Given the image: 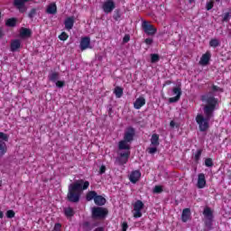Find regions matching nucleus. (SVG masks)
Segmentation results:
<instances>
[{
	"label": "nucleus",
	"instance_id": "obj_1",
	"mask_svg": "<svg viewBox=\"0 0 231 231\" xmlns=\"http://www.w3.org/2000/svg\"><path fill=\"white\" fill-rule=\"evenodd\" d=\"M201 101L206 102V106H204L205 116L201 114L197 115L196 122L199 131L205 133L206 131H208V128L210 127L208 123L210 122V118L214 116V111H216L218 100L217 98H215L214 96L204 95L201 96Z\"/></svg>",
	"mask_w": 231,
	"mask_h": 231
},
{
	"label": "nucleus",
	"instance_id": "obj_2",
	"mask_svg": "<svg viewBox=\"0 0 231 231\" xmlns=\"http://www.w3.org/2000/svg\"><path fill=\"white\" fill-rule=\"evenodd\" d=\"M89 189V181L84 180H78L69 186V192L67 199L70 203H79L83 190Z\"/></svg>",
	"mask_w": 231,
	"mask_h": 231
},
{
	"label": "nucleus",
	"instance_id": "obj_3",
	"mask_svg": "<svg viewBox=\"0 0 231 231\" xmlns=\"http://www.w3.org/2000/svg\"><path fill=\"white\" fill-rule=\"evenodd\" d=\"M136 130L133 126L126 127L125 131L124 139L118 143L119 151H131V142L134 140Z\"/></svg>",
	"mask_w": 231,
	"mask_h": 231
},
{
	"label": "nucleus",
	"instance_id": "obj_4",
	"mask_svg": "<svg viewBox=\"0 0 231 231\" xmlns=\"http://www.w3.org/2000/svg\"><path fill=\"white\" fill-rule=\"evenodd\" d=\"M109 214V210L103 207H94L92 208V219H105Z\"/></svg>",
	"mask_w": 231,
	"mask_h": 231
},
{
	"label": "nucleus",
	"instance_id": "obj_5",
	"mask_svg": "<svg viewBox=\"0 0 231 231\" xmlns=\"http://www.w3.org/2000/svg\"><path fill=\"white\" fill-rule=\"evenodd\" d=\"M8 139V134L0 132V158H3L8 152V146L6 145Z\"/></svg>",
	"mask_w": 231,
	"mask_h": 231
},
{
	"label": "nucleus",
	"instance_id": "obj_6",
	"mask_svg": "<svg viewBox=\"0 0 231 231\" xmlns=\"http://www.w3.org/2000/svg\"><path fill=\"white\" fill-rule=\"evenodd\" d=\"M142 28L146 35H155L156 32H158V29H156V27L151 24L148 21L143 22Z\"/></svg>",
	"mask_w": 231,
	"mask_h": 231
},
{
	"label": "nucleus",
	"instance_id": "obj_7",
	"mask_svg": "<svg viewBox=\"0 0 231 231\" xmlns=\"http://www.w3.org/2000/svg\"><path fill=\"white\" fill-rule=\"evenodd\" d=\"M129 156H131V150H125V152H121L119 156L116 159L118 165H125L129 162Z\"/></svg>",
	"mask_w": 231,
	"mask_h": 231
},
{
	"label": "nucleus",
	"instance_id": "obj_8",
	"mask_svg": "<svg viewBox=\"0 0 231 231\" xmlns=\"http://www.w3.org/2000/svg\"><path fill=\"white\" fill-rule=\"evenodd\" d=\"M172 95H175L173 97L169 98L170 104H176V102H180V99L181 98V88L180 87H175L172 88Z\"/></svg>",
	"mask_w": 231,
	"mask_h": 231
},
{
	"label": "nucleus",
	"instance_id": "obj_9",
	"mask_svg": "<svg viewBox=\"0 0 231 231\" xmlns=\"http://www.w3.org/2000/svg\"><path fill=\"white\" fill-rule=\"evenodd\" d=\"M116 8V4L114 0H106L102 5V10L105 14H111Z\"/></svg>",
	"mask_w": 231,
	"mask_h": 231
},
{
	"label": "nucleus",
	"instance_id": "obj_10",
	"mask_svg": "<svg viewBox=\"0 0 231 231\" xmlns=\"http://www.w3.org/2000/svg\"><path fill=\"white\" fill-rule=\"evenodd\" d=\"M30 0H14V6L19 10L21 14H24L26 12V3H28Z\"/></svg>",
	"mask_w": 231,
	"mask_h": 231
},
{
	"label": "nucleus",
	"instance_id": "obj_11",
	"mask_svg": "<svg viewBox=\"0 0 231 231\" xmlns=\"http://www.w3.org/2000/svg\"><path fill=\"white\" fill-rule=\"evenodd\" d=\"M79 48L81 51H84L88 50V48H91V38L85 36L81 38Z\"/></svg>",
	"mask_w": 231,
	"mask_h": 231
},
{
	"label": "nucleus",
	"instance_id": "obj_12",
	"mask_svg": "<svg viewBox=\"0 0 231 231\" xmlns=\"http://www.w3.org/2000/svg\"><path fill=\"white\" fill-rule=\"evenodd\" d=\"M142 178V172L139 170L133 171L129 176V180L131 183H138Z\"/></svg>",
	"mask_w": 231,
	"mask_h": 231
},
{
	"label": "nucleus",
	"instance_id": "obj_13",
	"mask_svg": "<svg viewBox=\"0 0 231 231\" xmlns=\"http://www.w3.org/2000/svg\"><path fill=\"white\" fill-rule=\"evenodd\" d=\"M207 185V179H205V173H199L198 176L197 187L198 189H205Z\"/></svg>",
	"mask_w": 231,
	"mask_h": 231
},
{
	"label": "nucleus",
	"instance_id": "obj_14",
	"mask_svg": "<svg viewBox=\"0 0 231 231\" xmlns=\"http://www.w3.org/2000/svg\"><path fill=\"white\" fill-rule=\"evenodd\" d=\"M210 57H212V54H210V51H207L201 56L199 64H201V66H208V64L210 62Z\"/></svg>",
	"mask_w": 231,
	"mask_h": 231
},
{
	"label": "nucleus",
	"instance_id": "obj_15",
	"mask_svg": "<svg viewBox=\"0 0 231 231\" xmlns=\"http://www.w3.org/2000/svg\"><path fill=\"white\" fill-rule=\"evenodd\" d=\"M74 24H75V18H73V16L68 17L64 22L65 28L68 30V32L73 29Z\"/></svg>",
	"mask_w": 231,
	"mask_h": 231
},
{
	"label": "nucleus",
	"instance_id": "obj_16",
	"mask_svg": "<svg viewBox=\"0 0 231 231\" xmlns=\"http://www.w3.org/2000/svg\"><path fill=\"white\" fill-rule=\"evenodd\" d=\"M145 106V97H140L134 103V109H142Z\"/></svg>",
	"mask_w": 231,
	"mask_h": 231
},
{
	"label": "nucleus",
	"instance_id": "obj_17",
	"mask_svg": "<svg viewBox=\"0 0 231 231\" xmlns=\"http://www.w3.org/2000/svg\"><path fill=\"white\" fill-rule=\"evenodd\" d=\"M190 219V208H187L182 210L181 221L187 223Z\"/></svg>",
	"mask_w": 231,
	"mask_h": 231
},
{
	"label": "nucleus",
	"instance_id": "obj_18",
	"mask_svg": "<svg viewBox=\"0 0 231 231\" xmlns=\"http://www.w3.org/2000/svg\"><path fill=\"white\" fill-rule=\"evenodd\" d=\"M106 198H104L102 195H96L94 203L97 205V207H104V205H106Z\"/></svg>",
	"mask_w": 231,
	"mask_h": 231
},
{
	"label": "nucleus",
	"instance_id": "obj_19",
	"mask_svg": "<svg viewBox=\"0 0 231 231\" xmlns=\"http://www.w3.org/2000/svg\"><path fill=\"white\" fill-rule=\"evenodd\" d=\"M20 36L22 39H28L32 37V30L23 27L20 31Z\"/></svg>",
	"mask_w": 231,
	"mask_h": 231
},
{
	"label": "nucleus",
	"instance_id": "obj_20",
	"mask_svg": "<svg viewBox=\"0 0 231 231\" xmlns=\"http://www.w3.org/2000/svg\"><path fill=\"white\" fill-rule=\"evenodd\" d=\"M46 14H50L51 15H55L57 14V4L51 3L47 6Z\"/></svg>",
	"mask_w": 231,
	"mask_h": 231
},
{
	"label": "nucleus",
	"instance_id": "obj_21",
	"mask_svg": "<svg viewBox=\"0 0 231 231\" xmlns=\"http://www.w3.org/2000/svg\"><path fill=\"white\" fill-rule=\"evenodd\" d=\"M203 216L208 219V221H212L214 219V214L212 213V209L208 207L204 208Z\"/></svg>",
	"mask_w": 231,
	"mask_h": 231
},
{
	"label": "nucleus",
	"instance_id": "obj_22",
	"mask_svg": "<svg viewBox=\"0 0 231 231\" xmlns=\"http://www.w3.org/2000/svg\"><path fill=\"white\" fill-rule=\"evenodd\" d=\"M19 48H21V41L14 40L11 42V51L15 52L17 50H19Z\"/></svg>",
	"mask_w": 231,
	"mask_h": 231
},
{
	"label": "nucleus",
	"instance_id": "obj_23",
	"mask_svg": "<svg viewBox=\"0 0 231 231\" xmlns=\"http://www.w3.org/2000/svg\"><path fill=\"white\" fill-rule=\"evenodd\" d=\"M151 143L153 147H158V145H160V135H158V134H153L152 135Z\"/></svg>",
	"mask_w": 231,
	"mask_h": 231
},
{
	"label": "nucleus",
	"instance_id": "obj_24",
	"mask_svg": "<svg viewBox=\"0 0 231 231\" xmlns=\"http://www.w3.org/2000/svg\"><path fill=\"white\" fill-rule=\"evenodd\" d=\"M17 24V18H9L5 21V26H8L9 28H14Z\"/></svg>",
	"mask_w": 231,
	"mask_h": 231
},
{
	"label": "nucleus",
	"instance_id": "obj_25",
	"mask_svg": "<svg viewBox=\"0 0 231 231\" xmlns=\"http://www.w3.org/2000/svg\"><path fill=\"white\" fill-rule=\"evenodd\" d=\"M97 195V193L95 190L88 191L86 195L87 201H93V199L95 201Z\"/></svg>",
	"mask_w": 231,
	"mask_h": 231
},
{
	"label": "nucleus",
	"instance_id": "obj_26",
	"mask_svg": "<svg viewBox=\"0 0 231 231\" xmlns=\"http://www.w3.org/2000/svg\"><path fill=\"white\" fill-rule=\"evenodd\" d=\"M60 74L57 71L51 72L48 76V79L51 82H56L59 80Z\"/></svg>",
	"mask_w": 231,
	"mask_h": 231
},
{
	"label": "nucleus",
	"instance_id": "obj_27",
	"mask_svg": "<svg viewBox=\"0 0 231 231\" xmlns=\"http://www.w3.org/2000/svg\"><path fill=\"white\" fill-rule=\"evenodd\" d=\"M114 94L116 95V98H122L124 96V88H122V87H116L114 89Z\"/></svg>",
	"mask_w": 231,
	"mask_h": 231
},
{
	"label": "nucleus",
	"instance_id": "obj_28",
	"mask_svg": "<svg viewBox=\"0 0 231 231\" xmlns=\"http://www.w3.org/2000/svg\"><path fill=\"white\" fill-rule=\"evenodd\" d=\"M209 46L210 48H217L219 46H221V42H219V40L217 38H213L209 41Z\"/></svg>",
	"mask_w": 231,
	"mask_h": 231
},
{
	"label": "nucleus",
	"instance_id": "obj_29",
	"mask_svg": "<svg viewBox=\"0 0 231 231\" xmlns=\"http://www.w3.org/2000/svg\"><path fill=\"white\" fill-rule=\"evenodd\" d=\"M64 214L66 217H73L75 216V210H73V208H64Z\"/></svg>",
	"mask_w": 231,
	"mask_h": 231
},
{
	"label": "nucleus",
	"instance_id": "obj_30",
	"mask_svg": "<svg viewBox=\"0 0 231 231\" xmlns=\"http://www.w3.org/2000/svg\"><path fill=\"white\" fill-rule=\"evenodd\" d=\"M144 207V204L142 200H136L134 204V210H142Z\"/></svg>",
	"mask_w": 231,
	"mask_h": 231
},
{
	"label": "nucleus",
	"instance_id": "obj_31",
	"mask_svg": "<svg viewBox=\"0 0 231 231\" xmlns=\"http://www.w3.org/2000/svg\"><path fill=\"white\" fill-rule=\"evenodd\" d=\"M122 18V13L120 12V9H116L113 14V19L116 22L120 21Z\"/></svg>",
	"mask_w": 231,
	"mask_h": 231
},
{
	"label": "nucleus",
	"instance_id": "obj_32",
	"mask_svg": "<svg viewBox=\"0 0 231 231\" xmlns=\"http://www.w3.org/2000/svg\"><path fill=\"white\" fill-rule=\"evenodd\" d=\"M203 153V150L199 149L197 150L195 155H194V162H196V163L199 162V160L201 159V154Z\"/></svg>",
	"mask_w": 231,
	"mask_h": 231
},
{
	"label": "nucleus",
	"instance_id": "obj_33",
	"mask_svg": "<svg viewBox=\"0 0 231 231\" xmlns=\"http://www.w3.org/2000/svg\"><path fill=\"white\" fill-rule=\"evenodd\" d=\"M82 228L84 231H91L93 227L91 226V223L86 221L82 224Z\"/></svg>",
	"mask_w": 231,
	"mask_h": 231
},
{
	"label": "nucleus",
	"instance_id": "obj_34",
	"mask_svg": "<svg viewBox=\"0 0 231 231\" xmlns=\"http://www.w3.org/2000/svg\"><path fill=\"white\" fill-rule=\"evenodd\" d=\"M160 60V55L153 53L151 54V62L152 64H154Z\"/></svg>",
	"mask_w": 231,
	"mask_h": 231
},
{
	"label": "nucleus",
	"instance_id": "obj_35",
	"mask_svg": "<svg viewBox=\"0 0 231 231\" xmlns=\"http://www.w3.org/2000/svg\"><path fill=\"white\" fill-rule=\"evenodd\" d=\"M204 164L206 167H214V161L212 160V158H206Z\"/></svg>",
	"mask_w": 231,
	"mask_h": 231
},
{
	"label": "nucleus",
	"instance_id": "obj_36",
	"mask_svg": "<svg viewBox=\"0 0 231 231\" xmlns=\"http://www.w3.org/2000/svg\"><path fill=\"white\" fill-rule=\"evenodd\" d=\"M5 216L8 219H12V218L15 217V211L9 209L6 211Z\"/></svg>",
	"mask_w": 231,
	"mask_h": 231
},
{
	"label": "nucleus",
	"instance_id": "obj_37",
	"mask_svg": "<svg viewBox=\"0 0 231 231\" xmlns=\"http://www.w3.org/2000/svg\"><path fill=\"white\" fill-rule=\"evenodd\" d=\"M37 15V9L32 8L28 14L29 19H33Z\"/></svg>",
	"mask_w": 231,
	"mask_h": 231
},
{
	"label": "nucleus",
	"instance_id": "obj_38",
	"mask_svg": "<svg viewBox=\"0 0 231 231\" xmlns=\"http://www.w3.org/2000/svg\"><path fill=\"white\" fill-rule=\"evenodd\" d=\"M162 192H163V187L157 185L154 187L153 189V193L154 194H162Z\"/></svg>",
	"mask_w": 231,
	"mask_h": 231
},
{
	"label": "nucleus",
	"instance_id": "obj_39",
	"mask_svg": "<svg viewBox=\"0 0 231 231\" xmlns=\"http://www.w3.org/2000/svg\"><path fill=\"white\" fill-rule=\"evenodd\" d=\"M69 37V35H68V33L66 32H63L59 36V39H60V41H68Z\"/></svg>",
	"mask_w": 231,
	"mask_h": 231
},
{
	"label": "nucleus",
	"instance_id": "obj_40",
	"mask_svg": "<svg viewBox=\"0 0 231 231\" xmlns=\"http://www.w3.org/2000/svg\"><path fill=\"white\" fill-rule=\"evenodd\" d=\"M214 8V1L210 0L209 2H207L206 4V10L210 11Z\"/></svg>",
	"mask_w": 231,
	"mask_h": 231
},
{
	"label": "nucleus",
	"instance_id": "obj_41",
	"mask_svg": "<svg viewBox=\"0 0 231 231\" xmlns=\"http://www.w3.org/2000/svg\"><path fill=\"white\" fill-rule=\"evenodd\" d=\"M149 154H156V152H158V148L155 147H149L147 149Z\"/></svg>",
	"mask_w": 231,
	"mask_h": 231
},
{
	"label": "nucleus",
	"instance_id": "obj_42",
	"mask_svg": "<svg viewBox=\"0 0 231 231\" xmlns=\"http://www.w3.org/2000/svg\"><path fill=\"white\" fill-rule=\"evenodd\" d=\"M134 217L138 218V217H142V210L141 209H134Z\"/></svg>",
	"mask_w": 231,
	"mask_h": 231
},
{
	"label": "nucleus",
	"instance_id": "obj_43",
	"mask_svg": "<svg viewBox=\"0 0 231 231\" xmlns=\"http://www.w3.org/2000/svg\"><path fill=\"white\" fill-rule=\"evenodd\" d=\"M63 86H66V82L62 80L56 81V88H62Z\"/></svg>",
	"mask_w": 231,
	"mask_h": 231
},
{
	"label": "nucleus",
	"instance_id": "obj_44",
	"mask_svg": "<svg viewBox=\"0 0 231 231\" xmlns=\"http://www.w3.org/2000/svg\"><path fill=\"white\" fill-rule=\"evenodd\" d=\"M228 19H230V13H226L223 16V23H228Z\"/></svg>",
	"mask_w": 231,
	"mask_h": 231
},
{
	"label": "nucleus",
	"instance_id": "obj_45",
	"mask_svg": "<svg viewBox=\"0 0 231 231\" xmlns=\"http://www.w3.org/2000/svg\"><path fill=\"white\" fill-rule=\"evenodd\" d=\"M60 228H62V225L60 223H56L54 225V231H60Z\"/></svg>",
	"mask_w": 231,
	"mask_h": 231
},
{
	"label": "nucleus",
	"instance_id": "obj_46",
	"mask_svg": "<svg viewBox=\"0 0 231 231\" xmlns=\"http://www.w3.org/2000/svg\"><path fill=\"white\" fill-rule=\"evenodd\" d=\"M144 42H145V44H147V46H151V44H152V42H153V40L152 38H146L144 40Z\"/></svg>",
	"mask_w": 231,
	"mask_h": 231
},
{
	"label": "nucleus",
	"instance_id": "obj_47",
	"mask_svg": "<svg viewBox=\"0 0 231 231\" xmlns=\"http://www.w3.org/2000/svg\"><path fill=\"white\" fill-rule=\"evenodd\" d=\"M127 228H129V225L127 224V222H123L122 231H127Z\"/></svg>",
	"mask_w": 231,
	"mask_h": 231
},
{
	"label": "nucleus",
	"instance_id": "obj_48",
	"mask_svg": "<svg viewBox=\"0 0 231 231\" xmlns=\"http://www.w3.org/2000/svg\"><path fill=\"white\" fill-rule=\"evenodd\" d=\"M128 41H131V36L129 34H125L123 38V42H127Z\"/></svg>",
	"mask_w": 231,
	"mask_h": 231
},
{
	"label": "nucleus",
	"instance_id": "obj_49",
	"mask_svg": "<svg viewBox=\"0 0 231 231\" xmlns=\"http://www.w3.org/2000/svg\"><path fill=\"white\" fill-rule=\"evenodd\" d=\"M106 172V166L102 165L99 169V174H104Z\"/></svg>",
	"mask_w": 231,
	"mask_h": 231
},
{
	"label": "nucleus",
	"instance_id": "obj_50",
	"mask_svg": "<svg viewBox=\"0 0 231 231\" xmlns=\"http://www.w3.org/2000/svg\"><path fill=\"white\" fill-rule=\"evenodd\" d=\"M212 89H213L214 91H221V88H220L219 87L216 86V85H213V86H212Z\"/></svg>",
	"mask_w": 231,
	"mask_h": 231
},
{
	"label": "nucleus",
	"instance_id": "obj_51",
	"mask_svg": "<svg viewBox=\"0 0 231 231\" xmlns=\"http://www.w3.org/2000/svg\"><path fill=\"white\" fill-rule=\"evenodd\" d=\"M176 125V123L174 121L170 122V126L174 127Z\"/></svg>",
	"mask_w": 231,
	"mask_h": 231
},
{
	"label": "nucleus",
	"instance_id": "obj_52",
	"mask_svg": "<svg viewBox=\"0 0 231 231\" xmlns=\"http://www.w3.org/2000/svg\"><path fill=\"white\" fill-rule=\"evenodd\" d=\"M3 217H5V214L0 210V219H3Z\"/></svg>",
	"mask_w": 231,
	"mask_h": 231
},
{
	"label": "nucleus",
	"instance_id": "obj_53",
	"mask_svg": "<svg viewBox=\"0 0 231 231\" xmlns=\"http://www.w3.org/2000/svg\"><path fill=\"white\" fill-rule=\"evenodd\" d=\"M3 29L0 27V39L3 37Z\"/></svg>",
	"mask_w": 231,
	"mask_h": 231
},
{
	"label": "nucleus",
	"instance_id": "obj_54",
	"mask_svg": "<svg viewBox=\"0 0 231 231\" xmlns=\"http://www.w3.org/2000/svg\"><path fill=\"white\" fill-rule=\"evenodd\" d=\"M166 84H167V86H171V84H172V81L167 80V81H166Z\"/></svg>",
	"mask_w": 231,
	"mask_h": 231
},
{
	"label": "nucleus",
	"instance_id": "obj_55",
	"mask_svg": "<svg viewBox=\"0 0 231 231\" xmlns=\"http://www.w3.org/2000/svg\"><path fill=\"white\" fill-rule=\"evenodd\" d=\"M196 0H189V5H192Z\"/></svg>",
	"mask_w": 231,
	"mask_h": 231
},
{
	"label": "nucleus",
	"instance_id": "obj_56",
	"mask_svg": "<svg viewBox=\"0 0 231 231\" xmlns=\"http://www.w3.org/2000/svg\"><path fill=\"white\" fill-rule=\"evenodd\" d=\"M215 1H216V3H219L220 0H215Z\"/></svg>",
	"mask_w": 231,
	"mask_h": 231
}]
</instances>
